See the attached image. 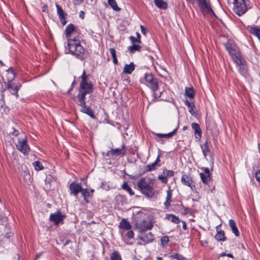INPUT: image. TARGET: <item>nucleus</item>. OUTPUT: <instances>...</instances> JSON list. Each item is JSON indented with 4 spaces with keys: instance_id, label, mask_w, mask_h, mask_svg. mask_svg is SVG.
<instances>
[{
    "instance_id": "nucleus-1",
    "label": "nucleus",
    "mask_w": 260,
    "mask_h": 260,
    "mask_svg": "<svg viewBox=\"0 0 260 260\" xmlns=\"http://www.w3.org/2000/svg\"><path fill=\"white\" fill-rule=\"evenodd\" d=\"M76 30V28L74 24L71 23L69 24L66 28L65 35L68 39V48L70 52L77 58L83 60H84V55L85 50L84 48L81 45L80 39L79 36H77L73 39H69L72 34Z\"/></svg>"
},
{
    "instance_id": "nucleus-2",
    "label": "nucleus",
    "mask_w": 260,
    "mask_h": 260,
    "mask_svg": "<svg viewBox=\"0 0 260 260\" xmlns=\"http://www.w3.org/2000/svg\"><path fill=\"white\" fill-rule=\"evenodd\" d=\"M85 71H84L80 77L81 82L79 87V93L77 95L78 101H82L85 99V96L87 94H89L93 91V85L91 82H88V76Z\"/></svg>"
},
{
    "instance_id": "nucleus-3",
    "label": "nucleus",
    "mask_w": 260,
    "mask_h": 260,
    "mask_svg": "<svg viewBox=\"0 0 260 260\" xmlns=\"http://www.w3.org/2000/svg\"><path fill=\"white\" fill-rule=\"evenodd\" d=\"M154 183L150 179L142 177L138 182L137 186L142 193L147 198H152L155 196V191L153 188Z\"/></svg>"
},
{
    "instance_id": "nucleus-4",
    "label": "nucleus",
    "mask_w": 260,
    "mask_h": 260,
    "mask_svg": "<svg viewBox=\"0 0 260 260\" xmlns=\"http://www.w3.org/2000/svg\"><path fill=\"white\" fill-rule=\"evenodd\" d=\"M144 78L146 81V84L147 86L151 88L154 92L153 95L154 98H159L162 94V91H159V92H157V90L158 89L157 79L154 78L152 74L151 73H146L144 75Z\"/></svg>"
},
{
    "instance_id": "nucleus-5",
    "label": "nucleus",
    "mask_w": 260,
    "mask_h": 260,
    "mask_svg": "<svg viewBox=\"0 0 260 260\" xmlns=\"http://www.w3.org/2000/svg\"><path fill=\"white\" fill-rule=\"evenodd\" d=\"M233 10L239 16L244 14L250 8L248 0H234Z\"/></svg>"
},
{
    "instance_id": "nucleus-6",
    "label": "nucleus",
    "mask_w": 260,
    "mask_h": 260,
    "mask_svg": "<svg viewBox=\"0 0 260 260\" xmlns=\"http://www.w3.org/2000/svg\"><path fill=\"white\" fill-rule=\"evenodd\" d=\"M66 216L62 214L60 210H58L54 213H51L49 217V220L54 223L55 225L60 223L62 224Z\"/></svg>"
},
{
    "instance_id": "nucleus-7",
    "label": "nucleus",
    "mask_w": 260,
    "mask_h": 260,
    "mask_svg": "<svg viewBox=\"0 0 260 260\" xmlns=\"http://www.w3.org/2000/svg\"><path fill=\"white\" fill-rule=\"evenodd\" d=\"M16 146L17 149L24 154H26L30 151L26 137L23 139H19Z\"/></svg>"
},
{
    "instance_id": "nucleus-8",
    "label": "nucleus",
    "mask_w": 260,
    "mask_h": 260,
    "mask_svg": "<svg viewBox=\"0 0 260 260\" xmlns=\"http://www.w3.org/2000/svg\"><path fill=\"white\" fill-rule=\"evenodd\" d=\"M189 3L193 4L195 0H186ZM198 2V5L203 13H209L212 12V9L210 5L206 2V0H196Z\"/></svg>"
},
{
    "instance_id": "nucleus-9",
    "label": "nucleus",
    "mask_w": 260,
    "mask_h": 260,
    "mask_svg": "<svg viewBox=\"0 0 260 260\" xmlns=\"http://www.w3.org/2000/svg\"><path fill=\"white\" fill-rule=\"evenodd\" d=\"M78 104L79 106H81V108L80 109V111L82 113H85L90 116L91 118L93 119H96V117L93 114L92 110L89 107H88L86 105V102L85 99L83 100V102L82 101L78 100Z\"/></svg>"
},
{
    "instance_id": "nucleus-10",
    "label": "nucleus",
    "mask_w": 260,
    "mask_h": 260,
    "mask_svg": "<svg viewBox=\"0 0 260 260\" xmlns=\"http://www.w3.org/2000/svg\"><path fill=\"white\" fill-rule=\"evenodd\" d=\"M181 182L184 185L189 187L192 190L195 187L194 182L189 174H183L181 177Z\"/></svg>"
},
{
    "instance_id": "nucleus-11",
    "label": "nucleus",
    "mask_w": 260,
    "mask_h": 260,
    "mask_svg": "<svg viewBox=\"0 0 260 260\" xmlns=\"http://www.w3.org/2000/svg\"><path fill=\"white\" fill-rule=\"evenodd\" d=\"M136 226L139 229L140 232L142 233L146 231L151 230L153 226V223L150 221H144L143 222L137 223Z\"/></svg>"
},
{
    "instance_id": "nucleus-12",
    "label": "nucleus",
    "mask_w": 260,
    "mask_h": 260,
    "mask_svg": "<svg viewBox=\"0 0 260 260\" xmlns=\"http://www.w3.org/2000/svg\"><path fill=\"white\" fill-rule=\"evenodd\" d=\"M70 189L71 191L70 194L76 197L79 192H81L83 189L82 188L81 183L74 182L70 185Z\"/></svg>"
},
{
    "instance_id": "nucleus-13",
    "label": "nucleus",
    "mask_w": 260,
    "mask_h": 260,
    "mask_svg": "<svg viewBox=\"0 0 260 260\" xmlns=\"http://www.w3.org/2000/svg\"><path fill=\"white\" fill-rule=\"evenodd\" d=\"M126 153V149L124 143L122 144L121 148L111 149L108 153L115 156H124Z\"/></svg>"
},
{
    "instance_id": "nucleus-14",
    "label": "nucleus",
    "mask_w": 260,
    "mask_h": 260,
    "mask_svg": "<svg viewBox=\"0 0 260 260\" xmlns=\"http://www.w3.org/2000/svg\"><path fill=\"white\" fill-rule=\"evenodd\" d=\"M55 6L57 9V13L58 15L60 22L63 25H64L67 23V14L63 11L62 9L58 4H56Z\"/></svg>"
},
{
    "instance_id": "nucleus-15",
    "label": "nucleus",
    "mask_w": 260,
    "mask_h": 260,
    "mask_svg": "<svg viewBox=\"0 0 260 260\" xmlns=\"http://www.w3.org/2000/svg\"><path fill=\"white\" fill-rule=\"evenodd\" d=\"M139 238L146 243H151L154 240L153 235L151 232L147 234L145 233V232L141 233Z\"/></svg>"
},
{
    "instance_id": "nucleus-16",
    "label": "nucleus",
    "mask_w": 260,
    "mask_h": 260,
    "mask_svg": "<svg viewBox=\"0 0 260 260\" xmlns=\"http://www.w3.org/2000/svg\"><path fill=\"white\" fill-rule=\"evenodd\" d=\"M21 85H18L14 83H9L8 86V89L10 93L12 94L15 95L16 98L18 97V91L20 89Z\"/></svg>"
},
{
    "instance_id": "nucleus-17",
    "label": "nucleus",
    "mask_w": 260,
    "mask_h": 260,
    "mask_svg": "<svg viewBox=\"0 0 260 260\" xmlns=\"http://www.w3.org/2000/svg\"><path fill=\"white\" fill-rule=\"evenodd\" d=\"M250 33L255 36L260 42V27L257 26H252L249 30Z\"/></svg>"
},
{
    "instance_id": "nucleus-18",
    "label": "nucleus",
    "mask_w": 260,
    "mask_h": 260,
    "mask_svg": "<svg viewBox=\"0 0 260 260\" xmlns=\"http://www.w3.org/2000/svg\"><path fill=\"white\" fill-rule=\"evenodd\" d=\"M191 127L194 131V133L197 138H200L201 137V129L200 128V125L197 123H192L191 124Z\"/></svg>"
},
{
    "instance_id": "nucleus-19",
    "label": "nucleus",
    "mask_w": 260,
    "mask_h": 260,
    "mask_svg": "<svg viewBox=\"0 0 260 260\" xmlns=\"http://www.w3.org/2000/svg\"><path fill=\"white\" fill-rule=\"evenodd\" d=\"M135 66L133 62L129 64H126L123 69V72L126 74H131L135 70Z\"/></svg>"
},
{
    "instance_id": "nucleus-20",
    "label": "nucleus",
    "mask_w": 260,
    "mask_h": 260,
    "mask_svg": "<svg viewBox=\"0 0 260 260\" xmlns=\"http://www.w3.org/2000/svg\"><path fill=\"white\" fill-rule=\"evenodd\" d=\"M119 227L122 229L128 230L131 228V225L129 222L126 219L123 218L119 223Z\"/></svg>"
},
{
    "instance_id": "nucleus-21",
    "label": "nucleus",
    "mask_w": 260,
    "mask_h": 260,
    "mask_svg": "<svg viewBox=\"0 0 260 260\" xmlns=\"http://www.w3.org/2000/svg\"><path fill=\"white\" fill-rule=\"evenodd\" d=\"M229 225L232 230L233 233L235 234V235L237 237L239 236V232L236 226V224L234 220L233 219H230L229 220Z\"/></svg>"
},
{
    "instance_id": "nucleus-22",
    "label": "nucleus",
    "mask_w": 260,
    "mask_h": 260,
    "mask_svg": "<svg viewBox=\"0 0 260 260\" xmlns=\"http://www.w3.org/2000/svg\"><path fill=\"white\" fill-rule=\"evenodd\" d=\"M165 218L174 223H178L180 221V219L177 216L173 214H167Z\"/></svg>"
},
{
    "instance_id": "nucleus-23",
    "label": "nucleus",
    "mask_w": 260,
    "mask_h": 260,
    "mask_svg": "<svg viewBox=\"0 0 260 260\" xmlns=\"http://www.w3.org/2000/svg\"><path fill=\"white\" fill-rule=\"evenodd\" d=\"M155 5L159 9H166L168 8V4L163 0H154Z\"/></svg>"
},
{
    "instance_id": "nucleus-24",
    "label": "nucleus",
    "mask_w": 260,
    "mask_h": 260,
    "mask_svg": "<svg viewBox=\"0 0 260 260\" xmlns=\"http://www.w3.org/2000/svg\"><path fill=\"white\" fill-rule=\"evenodd\" d=\"M142 47L139 45L133 44L132 46H129L127 47V50L131 53H134L136 51H141Z\"/></svg>"
},
{
    "instance_id": "nucleus-25",
    "label": "nucleus",
    "mask_w": 260,
    "mask_h": 260,
    "mask_svg": "<svg viewBox=\"0 0 260 260\" xmlns=\"http://www.w3.org/2000/svg\"><path fill=\"white\" fill-rule=\"evenodd\" d=\"M115 200L118 205H123L126 202V198L124 196L118 194L115 197Z\"/></svg>"
},
{
    "instance_id": "nucleus-26",
    "label": "nucleus",
    "mask_w": 260,
    "mask_h": 260,
    "mask_svg": "<svg viewBox=\"0 0 260 260\" xmlns=\"http://www.w3.org/2000/svg\"><path fill=\"white\" fill-rule=\"evenodd\" d=\"M172 197V190L169 188L167 191L166 200L164 203V205L165 206L168 207L170 205V202L171 201Z\"/></svg>"
},
{
    "instance_id": "nucleus-27",
    "label": "nucleus",
    "mask_w": 260,
    "mask_h": 260,
    "mask_svg": "<svg viewBox=\"0 0 260 260\" xmlns=\"http://www.w3.org/2000/svg\"><path fill=\"white\" fill-rule=\"evenodd\" d=\"M185 105L188 107L189 112L193 115L194 114L193 111V108L194 107V104L193 102H189L187 100L184 101Z\"/></svg>"
},
{
    "instance_id": "nucleus-28",
    "label": "nucleus",
    "mask_w": 260,
    "mask_h": 260,
    "mask_svg": "<svg viewBox=\"0 0 260 260\" xmlns=\"http://www.w3.org/2000/svg\"><path fill=\"white\" fill-rule=\"evenodd\" d=\"M215 238L218 241H224L226 239L223 231H220L218 232L216 235H215Z\"/></svg>"
},
{
    "instance_id": "nucleus-29",
    "label": "nucleus",
    "mask_w": 260,
    "mask_h": 260,
    "mask_svg": "<svg viewBox=\"0 0 260 260\" xmlns=\"http://www.w3.org/2000/svg\"><path fill=\"white\" fill-rule=\"evenodd\" d=\"M134 233L131 230H127V231L126 232L125 234V237H123V240L127 243V244H133V242H129L128 241H126V238H129V239H133L134 238Z\"/></svg>"
},
{
    "instance_id": "nucleus-30",
    "label": "nucleus",
    "mask_w": 260,
    "mask_h": 260,
    "mask_svg": "<svg viewBox=\"0 0 260 260\" xmlns=\"http://www.w3.org/2000/svg\"><path fill=\"white\" fill-rule=\"evenodd\" d=\"M185 95L190 99L194 98V91L192 88L186 87L185 89Z\"/></svg>"
},
{
    "instance_id": "nucleus-31",
    "label": "nucleus",
    "mask_w": 260,
    "mask_h": 260,
    "mask_svg": "<svg viewBox=\"0 0 260 260\" xmlns=\"http://www.w3.org/2000/svg\"><path fill=\"white\" fill-rule=\"evenodd\" d=\"M200 176L201 178L202 182L205 184H207L210 181V175H206L204 174L203 173H200Z\"/></svg>"
},
{
    "instance_id": "nucleus-32",
    "label": "nucleus",
    "mask_w": 260,
    "mask_h": 260,
    "mask_svg": "<svg viewBox=\"0 0 260 260\" xmlns=\"http://www.w3.org/2000/svg\"><path fill=\"white\" fill-rule=\"evenodd\" d=\"M177 131V128H176L173 131L166 134H156V136L159 138H170L175 134Z\"/></svg>"
},
{
    "instance_id": "nucleus-33",
    "label": "nucleus",
    "mask_w": 260,
    "mask_h": 260,
    "mask_svg": "<svg viewBox=\"0 0 260 260\" xmlns=\"http://www.w3.org/2000/svg\"><path fill=\"white\" fill-rule=\"evenodd\" d=\"M122 188L125 191H126L130 196L134 195L135 193L132 189V188L128 186V184L127 182H125L122 185Z\"/></svg>"
},
{
    "instance_id": "nucleus-34",
    "label": "nucleus",
    "mask_w": 260,
    "mask_h": 260,
    "mask_svg": "<svg viewBox=\"0 0 260 260\" xmlns=\"http://www.w3.org/2000/svg\"><path fill=\"white\" fill-rule=\"evenodd\" d=\"M202 152L205 158H206L208 153L210 152V149L208 146V143L206 141L203 146H201Z\"/></svg>"
},
{
    "instance_id": "nucleus-35",
    "label": "nucleus",
    "mask_w": 260,
    "mask_h": 260,
    "mask_svg": "<svg viewBox=\"0 0 260 260\" xmlns=\"http://www.w3.org/2000/svg\"><path fill=\"white\" fill-rule=\"evenodd\" d=\"M108 3L114 10L117 11L120 10V8L118 7L115 0H108Z\"/></svg>"
},
{
    "instance_id": "nucleus-36",
    "label": "nucleus",
    "mask_w": 260,
    "mask_h": 260,
    "mask_svg": "<svg viewBox=\"0 0 260 260\" xmlns=\"http://www.w3.org/2000/svg\"><path fill=\"white\" fill-rule=\"evenodd\" d=\"M234 57L235 58V62L237 64L242 66V67H240V70H241V69L242 68V70H243V71L245 70V67L244 66V61L243 59H242L240 57H239L236 55H235Z\"/></svg>"
},
{
    "instance_id": "nucleus-37",
    "label": "nucleus",
    "mask_w": 260,
    "mask_h": 260,
    "mask_svg": "<svg viewBox=\"0 0 260 260\" xmlns=\"http://www.w3.org/2000/svg\"><path fill=\"white\" fill-rule=\"evenodd\" d=\"M82 195L83 196L84 200L88 203L87 198L92 196V194H90V192L88 189H83L81 191Z\"/></svg>"
},
{
    "instance_id": "nucleus-38",
    "label": "nucleus",
    "mask_w": 260,
    "mask_h": 260,
    "mask_svg": "<svg viewBox=\"0 0 260 260\" xmlns=\"http://www.w3.org/2000/svg\"><path fill=\"white\" fill-rule=\"evenodd\" d=\"M109 51H110V52L112 56L113 61L114 64L115 65L117 64L118 60L117 58L116 52L115 50L113 48H110Z\"/></svg>"
},
{
    "instance_id": "nucleus-39",
    "label": "nucleus",
    "mask_w": 260,
    "mask_h": 260,
    "mask_svg": "<svg viewBox=\"0 0 260 260\" xmlns=\"http://www.w3.org/2000/svg\"><path fill=\"white\" fill-rule=\"evenodd\" d=\"M170 257L172 259H176V260H187L186 257L179 253L171 255Z\"/></svg>"
},
{
    "instance_id": "nucleus-40",
    "label": "nucleus",
    "mask_w": 260,
    "mask_h": 260,
    "mask_svg": "<svg viewBox=\"0 0 260 260\" xmlns=\"http://www.w3.org/2000/svg\"><path fill=\"white\" fill-rule=\"evenodd\" d=\"M111 260H122L120 255L116 251H114L110 256Z\"/></svg>"
},
{
    "instance_id": "nucleus-41",
    "label": "nucleus",
    "mask_w": 260,
    "mask_h": 260,
    "mask_svg": "<svg viewBox=\"0 0 260 260\" xmlns=\"http://www.w3.org/2000/svg\"><path fill=\"white\" fill-rule=\"evenodd\" d=\"M34 167L36 170L40 171L44 169V167L42 164L39 161H36L33 163Z\"/></svg>"
},
{
    "instance_id": "nucleus-42",
    "label": "nucleus",
    "mask_w": 260,
    "mask_h": 260,
    "mask_svg": "<svg viewBox=\"0 0 260 260\" xmlns=\"http://www.w3.org/2000/svg\"><path fill=\"white\" fill-rule=\"evenodd\" d=\"M163 174L165 175L167 178L172 177L174 175V172L173 170H168L165 169L163 171Z\"/></svg>"
},
{
    "instance_id": "nucleus-43",
    "label": "nucleus",
    "mask_w": 260,
    "mask_h": 260,
    "mask_svg": "<svg viewBox=\"0 0 260 260\" xmlns=\"http://www.w3.org/2000/svg\"><path fill=\"white\" fill-rule=\"evenodd\" d=\"M158 165H157L154 162L152 163L151 164H149L146 166V170L147 171H151L153 170H155L157 166Z\"/></svg>"
},
{
    "instance_id": "nucleus-44",
    "label": "nucleus",
    "mask_w": 260,
    "mask_h": 260,
    "mask_svg": "<svg viewBox=\"0 0 260 260\" xmlns=\"http://www.w3.org/2000/svg\"><path fill=\"white\" fill-rule=\"evenodd\" d=\"M129 39L131 41L132 44H136V43L138 44L141 43V40H139V39H137L133 36L129 37Z\"/></svg>"
},
{
    "instance_id": "nucleus-45",
    "label": "nucleus",
    "mask_w": 260,
    "mask_h": 260,
    "mask_svg": "<svg viewBox=\"0 0 260 260\" xmlns=\"http://www.w3.org/2000/svg\"><path fill=\"white\" fill-rule=\"evenodd\" d=\"M158 179L163 183H167L168 182V178L163 174L161 175H159Z\"/></svg>"
},
{
    "instance_id": "nucleus-46",
    "label": "nucleus",
    "mask_w": 260,
    "mask_h": 260,
    "mask_svg": "<svg viewBox=\"0 0 260 260\" xmlns=\"http://www.w3.org/2000/svg\"><path fill=\"white\" fill-rule=\"evenodd\" d=\"M225 47H226V50L228 51L229 54L231 55H234V54L235 53V51L233 49V48L232 47V46H229V45L227 44V45H225Z\"/></svg>"
},
{
    "instance_id": "nucleus-47",
    "label": "nucleus",
    "mask_w": 260,
    "mask_h": 260,
    "mask_svg": "<svg viewBox=\"0 0 260 260\" xmlns=\"http://www.w3.org/2000/svg\"><path fill=\"white\" fill-rule=\"evenodd\" d=\"M162 245L165 246L169 242V237L168 236H163L160 239Z\"/></svg>"
},
{
    "instance_id": "nucleus-48",
    "label": "nucleus",
    "mask_w": 260,
    "mask_h": 260,
    "mask_svg": "<svg viewBox=\"0 0 260 260\" xmlns=\"http://www.w3.org/2000/svg\"><path fill=\"white\" fill-rule=\"evenodd\" d=\"M255 177L256 180L260 182V171L258 170L255 172Z\"/></svg>"
},
{
    "instance_id": "nucleus-49",
    "label": "nucleus",
    "mask_w": 260,
    "mask_h": 260,
    "mask_svg": "<svg viewBox=\"0 0 260 260\" xmlns=\"http://www.w3.org/2000/svg\"><path fill=\"white\" fill-rule=\"evenodd\" d=\"M84 2V0H73V3L75 5H80Z\"/></svg>"
},
{
    "instance_id": "nucleus-50",
    "label": "nucleus",
    "mask_w": 260,
    "mask_h": 260,
    "mask_svg": "<svg viewBox=\"0 0 260 260\" xmlns=\"http://www.w3.org/2000/svg\"><path fill=\"white\" fill-rule=\"evenodd\" d=\"M140 28H141V30L142 33L143 35H145L146 34L147 32V29H146V28L143 25H140Z\"/></svg>"
},
{
    "instance_id": "nucleus-51",
    "label": "nucleus",
    "mask_w": 260,
    "mask_h": 260,
    "mask_svg": "<svg viewBox=\"0 0 260 260\" xmlns=\"http://www.w3.org/2000/svg\"><path fill=\"white\" fill-rule=\"evenodd\" d=\"M202 169L204 171V174L211 175V173L210 172V170H209V169L208 168H203Z\"/></svg>"
},
{
    "instance_id": "nucleus-52",
    "label": "nucleus",
    "mask_w": 260,
    "mask_h": 260,
    "mask_svg": "<svg viewBox=\"0 0 260 260\" xmlns=\"http://www.w3.org/2000/svg\"><path fill=\"white\" fill-rule=\"evenodd\" d=\"M11 134L16 137L19 135V132L15 128H13V132H11Z\"/></svg>"
},
{
    "instance_id": "nucleus-53",
    "label": "nucleus",
    "mask_w": 260,
    "mask_h": 260,
    "mask_svg": "<svg viewBox=\"0 0 260 260\" xmlns=\"http://www.w3.org/2000/svg\"><path fill=\"white\" fill-rule=\"evenodd\" d=\"M160 154H158L156 160L154 161V162L157 165H158V163L160 161Z\"/></svg>"
},
{
    "instance_id": "nucleus-54",
    "label": "nucleus",
    "mask_w": 260,
    "mask_h": 260,
    "mask_svg": "<svg viewBox=\"0 0 260 260\" xmlns=\"http://www.w3.org/2000/svg\"><path fill=\"white\" fill-rule=\"evenodd\" d=\"M48 9V6L47 5H44L42 8V11L43 12H46Z\"/></svg>"
},
{
    "instance_id": "nucleus-55",
    "label": "nucleus",
    "mask_w": 260,
    "mask_h": 260,
    "mask_svg": "<svg viewBox=\"0 0 260 260\" xmlns=\"http://www.w3.org/2000/svg\"><path fill=\"white\" fill-rule=\"evenodd\" d=\"M79 16L80 17L82 18V19H83L84 17V12L83 11H80V14H79Z\"/></svg>"
},
{
    "instance_id": "nucleus-56",
    "label": "nucleus",
    "mask_w": 260,
    "mask_h": 260,
    "mask_svg": "<svg viewBox=\"0 0 260 260\" xmlns=\"http://www.w3.org/2000/svg\"><path fill=\"white\" fill-rule=\"evenodd\" d=\"M182 223H183V226H182V228L184 230H186L187 229V225L186 224V223L185 221H182Z\"/></svg>"
},
{
    "instance_id": "nucleus-57",
    "label": "nucleus",
    "mask_w": 260,
    "mask_h": 260,
    "mask_svg": "<svg viewBox=\"0 0 260 260\" xmlns=\"http://www.w3.org/2000/svg\"><path fill=\"white\" fill-rule=\"evenodd\" d=\"M137 39H139V40H141V35L139 32H136Z\"/></svg>"
},
{
    "instance_id": "nucleus-58",
    "label": "nucleus",
    "mask_w": 260,
    "mask_h": 260,
    "mask_svg": "<svg viewBox=\"0 0 260 260\" xmlns=\"http://www.w3.org/2000/svg\"><path fill=\"white\" fill-rule=\"evenodd\" d=\"M223 255H225L228 257L233 258V256L232 254H231V253H228V254H226L225 253H224V254H223Z\"/></svg>"
},
{
    "instance_id": "nucleus-59",
    "label": "nucleus",
    "mask_w": 260,
    "mask_h": 260,
    "mask_svg": "<svg viewBox=\"0 0 260 260\" xmlns=\"http://www.w3.org/2000/svg\"><path fill=\"white\" fill-rule=\"evenodd\" d=\"M156 259H157V260H163V259H162V257H159V256H157V257H156Z\"/></svg>"
},
{
    "instance_id": "nucleus-60",
    "label": "nucleus",
    "mask_w": 260,
    "mask_h": 260,
    "mask_svg": "<svg viewBox=\"0 0 260 260\" xmlns=\"http://www.w3.org/2000/svg\"><path fill=\"white\" fill-rule=\"evenodd\" d=\"M69 242H70V241H69V240H67V241L66 242V243H64V245L65 246V245H68V244L69 243Z\"/></svg>"
},
{
    "instance_id": "nucleus-61",
    "label": "nucleus",
    "mask_w": 260,
    "mask_h": 260,
    "mask_svg": "<svg viewBox=\"0 0 260 260\" xmlns=\"http://www.w3.org/2000/svg\"><path fill=\"white\" fill-rule=\"evenodd\" d=\"M89 191L90 192V194H92L93 192H94V190L92 189H91L90 191Z\"/></svg>"
},
{
    "instance_id": "nucleus-62",
    "label": "nucleus",
    "mask_w": 260,
    "mask_h": 260,
    "mask_svg": "<svg viewBox=\"0 0 260 260\" xmlns=\"http://www.w3.org/2000/svg\"><path fill=\"white\" fill-rule=\"evenodd\" d=\"M75 83V81H74L72 83V86H74V84Z\"/></svg>"
},
{
    "instance_id": "nucleus-63",
    "label": "nucleus",
    "mask_w": 260,
    "mask_h": 260,
    "mask_svg": "<svg viewBox=\"0 0 260 260\" xmlns=\"http://www.w3.org/2000/svg\"><path fill=\"white\" fill-rule=\"evenodd\" d=\"M186 128H187L186 126H184L183 128V130H185Z\"/></svg>"
},
{
    "instance_id": "nucleus-64",
    "label": "nucleus",
    "mask_w": 260,
    "mask_h": 260,
    "mask_svg": "<svg viewBox=\"0 0 260 260\" xmlns=\"http://www.w3.org/2000/svg\"><path fill=\"white\" fill-rule=\"evenodd\" d=\"M0 63H1L2 65H3V62H2L1 60H0Z\"/></svg>"
}]
</instances>
